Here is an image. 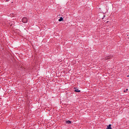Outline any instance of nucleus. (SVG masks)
Masks as SVG:
<instances>
[{"instance_id": "f257e3e1", "label": "nucleus", "mask_w": 129, "mask_h": 129, "mask_svg": "<svg viewBox=\"0 0 129 129\" xmlns=\"http://www.w3.org/2000/svg\"><path fill=\"white\" fill-rule=\"evenodd\" d=\"M112 57H113V55H108L107 56L105 57L104 60L106 61L107 60H109V59H112Z\"/></svg>"}, {"instance_id": "f03ea898", "label": "nucleus", "mask_w": 129, "mask_h": 129, "mask_svg": "<svg viewBox=\"0 0 129 129\" xmlns=\"http://www.w3.org/2000/svg\"><path fill=\"white\" fill-rule=\"evenodd\" d=\"M22 22L24 24H26V23H28V19H27V18L24 17L22 19Z\"/></svg>"}, {"instance_id": "7ed1b4c3", "label": "nucleus", "mask_w": 129, "mask_h": 129, "mask_svg": "<svg viewBox=\"0 0 129 129\" xmlns=\"http://www.w3.org/2000/svg\"><path fill=\"white\" fill-rule=\"evenodd\" d=\"M107 129H112L111 124H109L107 127Z\"/></svg>"}, {"instance_id": "20e7f679", "label": "nucleus", "mask_w": 129, "mask_h": 129, "mask_svg": "<svg viewBox=\"0 0 129 129\" xmlns=\"http://www.w3.org/2000/svg\"><path fill=\"white\" fill-rule=\"evenodd\" d=\"M72 121L70 120H67L66 121V123H68V124H70V123H72Z\"/></svg>"}, {"instance_id": "39448f33", "label": "nucleus", "mask_w": 129, "mask_h": 129, "mask_svg": "<svg viewBox=\"0 0 129 129\" xmlns=\"http://www.w3.org/2000/svg\"><path fill=\"white\" fill-rule=\"evenodd\" d=\"M62 21H64L62 17H60V19H58V22H62Z\"/></svg>"}, {"instance_id": "423d86ee", "label": "nucleus", "mask_w": 129, "mask_h": 129, "mask_svg": "<svg viewBox=\"0 0 129 129\" xmlns=\"http://www.w3.org/2000/svg\"><path fill=\"white\" fill-rule=\"evenodd\" d=\"M80 90H79V89H76L75 90V92H80Z\"/></svg>"}, {"instance_id": "0eeeda50", "label": "nucleus", "mask_w": 129, "mask_h": 129, "mask_svg": "<svg viewBox=\"0 0 129 129\" xmlns=\"http://www.w3.org/2000/svg\"><path fill=\"white\" fill-rule=\"evenodd\" d=\"M127 90H128V89H126V90L124 91V92H126V91H127Z\"/></svg>"}, {"instance_id": "6e6552de", "label": "nucleus", "mask_w": 129, "mask_h": 129, "mask_svg": "<svg viewBox=\"0 0 129 129\" xmlns=\"http://www.w3.org/2000/svg\"><path fill=\"white\" fill-rule=\"evenodd\" d=\"M7 2H10V0H6Z\"/></svg>"}]
</instances>
